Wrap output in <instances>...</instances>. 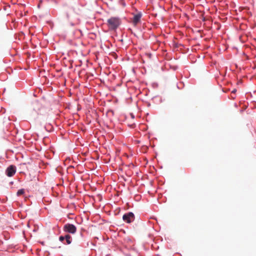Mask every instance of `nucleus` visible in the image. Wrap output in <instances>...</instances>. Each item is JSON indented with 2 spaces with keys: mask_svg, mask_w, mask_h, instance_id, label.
I'll return each mask as SVG.
<instances>
[{
  "mask_svg": "<svg viewBox=\"0 0 256 256\" xmlns=\"http://www.w3.org/2000/svg\"><path fill=\"white\" fill-rule=\"evenodd\" d=\"M120 20L117 17H111L107 20V24L110 30H114L120 24Z\"/></svg>",
  "mask_w": 256,
  "mask_h": 256,
  "instance_id": "nucleus-1",
  "label": "nucleus"
},
{
  "mask_svg": "<svg viewBox=\"0 0 256 256\" xmlns=\"http://www.w3.org/2000/svg\"><path fill=\"white\" fill-rule=\"evenodd\" d=\"M63 230L65 232L74 234L76 231V228L72 224H66L64 226Z\"/></svg>",
  "mask_w": 256,
  "mask_h": 256,
  "instance_id": "nucleus-2",
  "label": "nucleus"
},
{
  "mask_svg": "<svg viewBox=\"0 0 256 256\" xmlns=\"http://www.w3.org/2000/svg\"><path fill=\"white\" fill-rule=\"evenodd\" d=\"M122 219L127 223H130L134 220V214L132 212L126 213L123 216Z\"/></svg>",
  "mask_w": 256,
  "mask_h": 256,
  "instance_id": "nucleus-3",
  "label": "nucleus"
},
{
  "mask_svg": "<svg viewBox=\"0 0 256 256\" xmlns=\"http://www.w3.org/2000/svg\"><path fill=\"white\" fill-rule=\"evenodd\" d=\"M6 172L8 176H12L16 174V168L15 166L11 165L6 168Z\"/></svg>",
  "mask_w": 256,
  "mask_h": 256,
  "instance_id": "nucleus-4",
  "label": "nucleus"
},
{
  "mask_svg": "<svg viewBox=\"0 0 256 256\" xmlns=\"http://www.w3.org/2000/svg\"><path fill=\"white\" fill-rule=\"evenodd\" d=\"M142 16V14L138 13L134 16L132 22L134 26H136L137 24L140 21Z\"/></svg>",
  "mask_w": 256,
  "mask_h": 256,
  "instance_id": "nucleus-5",
  "label": "nucleus"
},
{
  "mask_svg": "<svg viewBox=\"0 0 256 256\" xmlns=\"http://www.w3.org/2000/svg\"><path fill=\"white\" fill-rule=\"evenodd\" d=\"M64 238H66L64 240H66V244H69L71 243L72 238L70 235L66 234L64 236Z\"/></svg>",
  "mask_w": 256,
  "mask_h": 256,
  "instance_id": "nucleus-6",
  "label": "nucleus"
},
{
  "mask_svg": "<svg viewBox=\"0 0 256 256\" xmlns=\"http://www.w3.org/2000/svg\"><path fill=\"white\" fill-rule=\"evenodd\" d=\"M24 189H20V190H19L18 192H17V195L18 196H20V195H22L24 194Z\"/></svg>",
  "mask_w": 256,
  "mask_h": 256,
  "instance_id": "nucleus-7",
  "label": "nucleus"
},
{
  "mask_svg": "<svg viewBox=\"0 0 256 256\" xmlns=\"http://www.w3.org/2000/svg\"><path fill=\"white\" fill-rule=\"evenodd\" d=\"M65 239H66V238H64V236H60L59 238V240L61 242H63Z\"/></svg>",
  "mask_w": 256,
  "mask_h": 256,
  "instance_id": "nucleus-8",
  "label": "nucleus"
},
{
  "mask_svg": "<svg viewBox=\"0 0 256 256\" xmlns=\"http://www.w3.org/2000/svg\"><path fill=\"white\" fill-rule=\"evenodd\" d=\"M236 92V90H234L232 91V93H235Z\"/></svg>",
  "mask_w": 256,
  "mask_h": 256,
  "instance_id": "nucleus-9",
  "label": "nucleus"
}]
</instances>
